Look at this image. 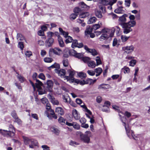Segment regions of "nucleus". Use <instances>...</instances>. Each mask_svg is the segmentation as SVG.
<instances>
[{
	"label": "nucleus",
	"mask_w": 150,
	"mask_h": 150,
	"mask_svg": "<svg viewBox=\"0 0 150 150\" xmlns=\"http://www.w3.org/2000/svg\"><path fill=\"white\" fill-rule=\"evenodd\" d=\"M90 50L88 52L92 54L93 56H95L98 55V53L96 50L94 49H91L89 50Z\"/></svg>",
	"instance_id": "obj_32"
},
{
	"label": "nucleus",
	"mask_w": 150,
	"mask_h": 150,
	"mask_svg": "<svg viewBox=\"0 0 150 150\" xmlns=\"http://www.w3.org/2000/svg\"><path fill=\"white\" fill-rule=\"evenodd\" d=\"M38 77L39 78L44 80L45 79V76L43 74L41 73L39 75Z\"/></svg>",
	"instance_id": "obj_59"
},
{
	"label": "nucleus",
	"mask_w": 150,
	"mask_h": 150,
	"mask_svg": "<svg viewBox=\"0 0 150 150\" xmlns=\"http://www.w3.org/2000/svg\"><path fill=\"white\" fill-rule=\"evenodd\" d=\"M73 126L74 128L77 129H79L80 128L79 125L76 123H74Z\"/></svg>",
	"instance_id": "obj_51"
},
{
	"label": "nucleus",
	"mask_w": 150,
	"mask_h": 150,
	"mask_svg": "<svg viewBox=\"0 0 150 150\" xmlns=\"http://www.w3.org/2000/svg\"><path fill=\"white\" fill-rule=\"evenodd\" d=\"M55 112L61 115H63L64 114V111L61 107H58L55 109Z\"/></svg>",
	"instance_id": "obj_16"
},
{
	"label": "nucleus",
	"mask_w": 150,
	"mask_h": 150,
	"mask_svg": "<svg viewBox=\"0 0 150 150\" xmlns=\"http://www.w3.org/2000/svg\"><path fill=\"white\" fill-rule=\"evenodd\" d=\"M122 8L123 7L122 6L119 7L115 9L114 11L117 13H123L125 12V11Z\"/></svg>",
	"instance_id": "obj_20"
},
{
	"label": "nucleus",
	"mask_w": 150,
	"mask_h": 150,
	"mask_svg": "<svg viewBox=\"0 0 150 150\" xmlns=\"http://www.w3.org/2000/svg\"><path fill=\"white\" fill-rule=\"evenodd\" d=\"M93 29L91 28L90 26L88 25L87 26L86 29L85 31V34L86 35H89L92 33Z\"/></svg>",
	"instance_id": "obj_21"
},
{
	"label": "nucleus",
	"mask_w": 150,
	"mask_h": 150,
	"mask_svg": "<svg viewBox=\"0 0 150 150\" xmlns=\"http://www.w3.org/2000/svg\"><path fill=\"white\" fill-rule=\"evenodd\" d=\"M123 125L124 126L125 129L126 131V132L127 135L128 137H129L130 138V134L131 133V135L132 137L135 139L134 138V134H133V132L132 130H130V128L129 127V126L128 125H126V123L125 122H123Z\"/></svg>",
	"instance_id": "obj_8"
},
{
	"label": "nucleus",
	"mask_w": 150,
	"mask_h": 150,
	"mask_svg": "<svg viewBox=\"0 0 150 150\" xmlns=\"http://www.w3.org/2000/svg\"><path fill=\"white\" fill-rule=\"evenodd\" d=\"M73 41V39L70 36H68L65 40V42L66 43H68L72 42Z\"/></svg>",
	"instance_id": "obj_42"
},
{
	"label": "nucleus",
	"mask_w": 150,
	"mask_h": 150,
	"mask_svg": "<svg viewBox=\"0 0 150 150\" xmlns=\"http://www.w3.org/2000/svg\"><path fill=\"white\" fill-rule=\"evenodd\" d=\"M129 18L130 20L129 21H134L135 22L136 25V22L134 20L135 19V16L133 15H131L129 17Z\"/></svg>",
	"instance_id": "obj_54"
},
{
	"label": "nucleus",
	"mask_w": 150,
	"mask_h": 150,
	"mask_svg": "<svg viewBox=\"0 0 150 150\" xmlns=\"http://www.w3.org/2000/svg\"><path fill=\"white\" fill-rule=\"evenodd\" d=\"M55 72L57 73L58 74L59 76H60L62 78H63L65 79V76L66 74V71L64 69H61L60 70H58L57 69H54Z\"/></svg>",
	"instance_id": "obj_12"
},
{
	"label": "nucleus",
	"mask_w": 150,
	"mask_h": 150,
	"mask_svg": "<svg viewBox=\"0 0 150 150\" xmlns=\"http://www.w3.org/2000/svg\"><path fill=\"white\" fill-rule=\"evenodd\" d=\"M78 75L79 77L81 79L85 78L86 76V74L82 72L79 73Z\"/></svg>",
	"instance_id": "obj_33"
},
{
	"label": "nucleus",
	"mask_w": 150,
	"mask_h": 150,
	"mask_svg": "<svg viewBox=\"0 0 150 150\" xmlns=\"http://www.w3.org/2000/svg\"><path fill=\"white\" fill-rule=\"evenodd\" d=\"M96 62L97 66L102 64L101 60L99 56H97L96 57Z\"/></svg>",
	"instance_id": "obj_43"
},
{
	"label": "nucleus",
	"mask_w": 150,
	"mask_h": 150,
	"mask_svg": "<svg viewBox=\"0 0 150 150\" xmlns=\"http://www.w3.org/2000/svg\"><path fill=\"white\" fill-rule=\"evenodd\" d=\"M26 56L28 57H30L32 55V53L30 51H27L25 53Z\"/></svg>",
	"instance_id": "obj_58"
},
{
	"label": "nucleus",
	"mask_w": 150,
	"mask_h": 150,
	"mask_svg": "<svg viewBox=\"0 0 150 150\" xmlns=\"http://www.w3.org/2000/svg\"><path fill=\"white\" fill-rule=\"evenodd\" d=\"M52 52H53L56 55L59 56L62 53V51L60 48L58 47H55L54 48L50 49L49 50V54L50 55Z\"/></svg>",
	"instance_id": "obj_7"
},
{
	"label": "nucleus",
	"mask_w": 150,
	"mask_h": 150,
	"mask_svg": "<svg viewBox=\"0 0 150 150\" xmlns=\"http://www.w3.org/2000/svg\"><path fill=\"white\" fill-rule=\"evenodd\" d=\"M63 64L64 67H68L69 65V62L67 59H63L62 62Z\"/></svg>",
	"instance_id": "obj_41"
},
{
	"label": "nucleus",
	"mask_w": 150,
	"mask_h": 150,
	"mask_svg": "<svg viewBox=\"0 0 150 150\" xmlns=\"http://www.w3.org/2000/svg\"><path fill=\"white\" fill-rule=\"evenodd\" d=\"M136 25L135 21H129L121 26L123 29V33L125 34H127L132 31V27Z\"/></svg>",
	"instance_id": "obj_1"
},
{
	"label": "nucleus",
	"mask_w": 150,
	"mask_h": 150,
	"mask_svg": "<svg viewBox=\"0 0 150 150\" xmlns=\"http://www.w3.org/2000/svg\"><path fill=\"white\" fill-rule=\"evenodd\" d=\"M44 61L45 62L50 63L53 61V59L50 57H45L44 59Z\"/></svg>",
	"instance_id": "obj_38"
},
{
	"label": "nucleus",
	"mask_w": 150,
	"mask_h": 150,
	"mask_svg": "<svg viewBox=\"0 0 150 150\" xmlns=\"http://www.w3.org/2000/svg\"><path fill=\"white\" fill-rule=\"evenodd\" d=\"M54 42V40L53 38H48L45 42V46L47 47H50L53 45Z\"/></svg>",
	"instance_id": "obj_13"
},
{
	"label": "nucleus",
	"mask_w": 150,
	"mask_h": 150,
	"mask_svg": "<svg viewBox=\"0 0 150 150\" xmlns=\"http://www.w3.org/2000/svg\"><path fill=\"white\" fill-rule=\"evenodd\" d=\"M77 134L79 135L80 140L88 144L90 140V137H91V133L89 131H86L84 134H83L81 132H78Z\"/></svg>",
	"instance_id": "obj_2"
},
{
	"label": "nucleus",
	"mask_w": 150,
	"mask_h": 150,
	"mask_svg": "<svg viewBox=\"0 0 150 150\" xmlns=\"http://www.w3.org/2000/svg\"><path fill=\"white\" fill-rule=\"evenodd\" d=\"M58 40L59 46L62 47H63L64 44L62 38L60 36H59Z\"/></svg>",
	"instance_id": "obj_28"
},
{
	"label": "nucleus",
	"mask_w": 150,
	"mask_h": 150,
	"mask_svg": "<svg viewBox=\"0 0 150 150\" xmlns=\"http://www.w3.org/2000/svg\"><path fill=\"white\" fill-rule=\"evenodd\" d=\"M23 138L24 144L26 145L29 144L32 140V139H30L28 137L24 136H23Z\"/></svg>",
	"instance_id": "obj_19"
},
{
	"label": "nucleus",
	"mask_w": 150,
	"mask_h": 150,
	"mask_svg": "<svg viewBox=\"0 0 150 150\" xmlns=\"http://www.w3.org/2000/svg\"><path fill=\"white\" fill-rule=\"evenodd\" d=\"M125 4L127 6L129 7L130 4V0H125Z\"/></svg>",
	"instance_id": "obj_60"
},
{
	"label": "nucleus",
	"mask_w": 150,
	"mask_h": 150,
	"mask_svg": "<svg viewBox=\"0 0 150 150\" xmlns=\"http://www.w3.org/2000/svg\"><path fill=\"white\" fill-rule=\"evenodd\" d=\"M129 37H127L125 35H122L121 36L122 41L124 42L127 41Z\"/></svg>",
	"instance_id": "obj_36"
},
{
	"label": "nucleus",
	"mask_w": 150,
	"mask_h": 150,
	"mask_svg": "<svg viewBox=\"0 0 150 150\" xmlns=\"http://www.w3.org/2000/svg\"><path fill=\"white\" fill-rule=\"evenodd\" d=\"M95 13L96 15L99 18H101L102 17L101 12L98 10H96Z\"/></svg>",
	"instance_id": "obj_37"
},
{
	"label": "nucleus",
	"mask_w": 150,
	"mask_h": 150,
	"mask_svg": "<svg viewBox=\"0 0 150 150\" xmlns=\"http://www.w3.org/2000/svg\"><path fill=\"white\" fill-rule=\"evenodd\" d=\"M81 10L80 8L78 7L75 8L74 10V11L75 13L77 14L78 15L79 13L81 12Z\"/></svg>",
	"instance_id": "obj_45"
},
{
	"label": "nucleus",
	"mask_w": 150,
	"mask_h": 150,
	"mask_svg": "<svg viewBox=\"0 0 150 150\" xmlns=\"http://www.w3.org/2000/svg\"><path fill=\"white\" fill-rule=\"evenodd\" d=\"M16 74H18L17 76V78L19 81L21 83L23 82L25 80L24 78L21 75H19L18 72H16Z\"/></svg>",
	"instance_id": "obj_30"
},
{
	"label": "nucleus",
	"mask_w": 150,
	"mask_h": 150,
	"mask_svg": "<svg viewBox=\"0 0 150 150\" xmlns=\"http://www.w3.org/2000/svg\"><path fill=\"white\" fill-rule=\"evenodd\" d=\"M3 132H2V134L6 137H12L15 135V132L13 131H7L5 130H3Z\"/></svg>",
	"instance_id": "obj_9"
},
{
	"label": "nucleus",
	"mask_w": 150,
	"mask_h": 150,
	"mask_svg": "<svg viewBox=\"0 0 150 150\" xmlns=\"http://www.w3.org/2000/svg\"><path fill=\"white\" fill-rule=\"evenodd\" d=\"M105 6L99 4V8L103 12L105 11V8L104 6Z\"/></svg>",
	"instance_id": "obj_63"
},
{
	"label": "nucleus",
	"mask_w": 150,
	"mask_h": 150,
	"mask_svg": "<svg viewBox=\"0 0 150 150\" xmlns=\"http://www.w3.org/2000/svg\"><path fill=\"white\" fill-rule=\"evenodd\" d=\"M17 38L18 41H22L24 39V36L21 33H18Z\"/></svg>",
	"instance_id": "obj_31"
},
{
	"label": "nucleus",
	"mask_w": 150,
	"mask_h": 150,
	"mask_svg": "<svg viewBox=\"0 0 150 150\" xmlns=\"http://www.w3.org/2000/svg\"><path fill=\"white\" fill-rule=\"evenodd\" d=\"M58 120L59 123L61 125H64L65 124V120L63 117H60Z\"/></svg>",
	"instance_id": "obj_34"
},
{
	"label": "nucleus",
	"mask_w": 150,
	"mask_h": 150,
	"mask_svg": "<svg viewBox=\"0 0 150 150\" xmlns=\"http://www.w3.org/2000/svg\"><path fill=\"white\" fill-rule=\"evenodd\" d=\"M109 3L108 0H99V4L105 6Z\"/></svg>",
	"instance_id": "obj_25"
},
{
	"label": "nucleus",
	"mask_w": 150,
	"mask_h": 150,
	"mask_svg": "<svg viewBox=\"0 0 150 150\" xmlns=\"http://www.w3.org/2000/svg\"><path fill=\"white\" fill-rule=\"evenodd\" d=\"M42 148L43 149V150H49V147L46 145L42 146Z\"/></svg>",
	"instance_id": "obj_64"
},
{
	"label": "nucleus",
	"mask_w": 150,
	"mask_h": 150,
	"mask_svg": "<svg viewBox=\"0 0 150 150\" xmlns=\"http://www.w3.org/2000/svg\"><path fill=\"white\" fill-rule=\"evenodd\" d=\"M129 63V66L134 67L136 64V61L135 59H132L130 61Z\"/></svg>",
	"instance_id": "obj_46"
},
{
	"label": "nucleus",
	"mask_w": 150,
	"mask_h": 150,
	"mask_svg": "<svg viewBox=\"0 0 150 150\" xmlns=\"http://www.w3.org/2000/svg\"><path fill=\"white\" fill-rule=\"evenodd\" d=\"M18 47H19L21 50H23L24 48V45L22 42H19L18 44Z\"/></svg>",
	"instance_id": "obj_57"
},
{
	"label": "nucleus",
	"mask_w": 150,
	"mask_h": 150,
	"mask_svg": "<svg viewBox=\"0 0 150 150\" xmlns=\"http://www.w3.org/2000/svg\"><path fill=\"white\" fill-rule=\"evenodd\" d=\"M115 31V28H111V33L110 34V37H113V36L114 34Z\"/></svg>",
	"instance_id": "obj_61"
},
{
	"label": "nucleus",
	"mask_w": 150,
	"mask_h": 150,
	"mask_svg": "<svg viewBox=\"0 0 150 150\" xmlns=\"http://www.w3.org/2000/svg\"><path fill=\"white\" fill-rule=\"evenodd\" d=\"M94 71H95V73L96 72L97 73L96 74V76H98L101 74L103 70L101 68L98 67Z\"/></svg>",
	"instance_id": "obj_24"
},
{
	"label": "nucleus",
	"mask_w": 150,
	"mask_h": 150,
	"mask_svg": "<svg viewBox=\"0 0 150 150\" xmlns=\"http://www.w3.org/2000/svg\"><path fill=\"white\" fill-rule=\"evenodd\" d=\"M52 131L56 134H58L59 132V130L57 128L54 127H52L51 128Z\"/></svg>",
	"instance_id": "obj_35"
},
{
	"label": "nucleus",
	"mask_w": 150,
	"mask_h": 150,
	"mask_svg": "<svg viewBox=\"0 0 150 150\" xmlns=\"http://www.w3.org/2000/svg\"><path fill=\"white\" fill-rule=\"evenodd\" d=\"M42 103L44 105H45L48 102V99L45 97L41 99Z\"/></svg>",
	"instance_id": "obj_49"
},
{
	"label": "nucleus",
	"mask_w": 150,
	"mask_h": 150,
	"mask_svg": "<svg viewBox=\"0 0 150 150\" xmlns=\"http://www.w3.org/2000/svg\"><path fill=\"white\" fill-rule=\"evenodd\" d=\"M134 47L132 45L130 46H126L122 47V50L124 53L128 54H130L134 51Z\"/></svg>",
	"instance_id": "obj_6"
},
{
	"label": "nucleus",
	"mask_w": 150,
	"mask_h": 150,
	"mask_svg": "<svg viewBox=\"0 0 150 150\" xmlns=\"http://www.w3.org/2000/svg\"><path fill=\"white\" fill-rule=\"evenodd\" d=\"M97 19L95 17H93L91 18L88 20V24H91L95 23Z\"/></svg>",
	"instance_id": "obj_29"
},
{
	"label": "nucleus",
	"mask_w": 150,
	"mask_h": 150,
	"mask_svg": "<svg viewBox=\"0 0 150 150\" xmlns=\"http://www.w3.org/2000/svg\"><path fill=\"white\" fill-rule=\"evenodd\" d=\"M54 35V33L52 32H48L47 33V37L49 38H52Z\"/></svg>",
	"instance_id": "obj_55"
},
{
	"label": "nucleus",
	"mask_w": 150,
	"mask_h": 150,
	"mask_svg": "<svg viewBox=\"0 0 150 150\" xmlns=\"http://www.w3.org/2000/svg\"><path fill=\"white\" fill-rule=\"evenodd\" d=\"M122 69L124 70V72L125 74L129 73L130 72V69L127 67H125Z\"/></svg>",
	"instance_id": "obj_44"
},
{
	"label": "nucleus",
	"mask_w": 150,
	"mask_h": 150,
	"mask_svg": "<svg viewBox=\"0 0 150 150\" xmlns=\"http://www.w3.org/2000/svg\"><path fill=\"white\" fill-rule=\"evenodd\" d=\"M48 97L53 104L57 105L59 104V101L56 99L54 96L51 94H48Z\"/></svg>",
	"instance_id": "obj_11"
},
{
	"label": "nucleus",
	"mask_w": 150,
	"mask_h": 150,
	"mask_svg": "<svg viewBox=\"0 0 150 150\" xmlns=\"http://www.w3.org/2000/svg\"><path fill=\"white\" fill-rule=\"evenodd\" d=\"M31 144L29 145L30 148L33 149L34 146H37L38 144L37 141L34 139H32L30 142Z\"/></svg>",
	"instance_id": "obj_18"
},
{
	"label": "nucleus",
	"mask_w": 150,
	"mask_h": 150,
	"mask_svg": "<svg viewBox=\"0 0 150 150\" xmlns=\"http://www.w3.org/2000/svg\"><path fill=\"white\" fill-rule=\"evenodd\" d=\"M89 14L88 12H83L80 14L79 17L81 18H84L88 16Z\"/></svg>",
	"instance_id": "obj_27"
},
{
	"label": "nucleus",
	"mask_w": 150,
	"mask_h": 150,
	"mask_svg": "<svg viewBox=\"0 0 150 150\" xmlns=\"http://www.w3.org/2000/svg\"><path fill=\"white\" fill-rule=\"evenodd\" d=\"M75 56L78 58H82L83 56V54L82 53H77L76 52Z\"/></svg>",
	"instance_id": "obj_56"
},
{
	"label": "nucleus",
	"mask_w": 150,
	"mask_h": 150,
	"mask_svg": "<svg viewBox=\"0 0 150 150\" xmlns=\"http://www.w3.org/2000/svg\"><path fill=\"white\" fill-rule=\"evenodd\" d=\"M110 31V30L109 29L104 28L101 31H97L96 33H97V35H98L102 34L99 39L100 41H103L108 39V35L107 34L109 33Z\"/></svg>",
	"instance_id": "obj_3"
},
{
	"label": "nucleus",
	"mask_w": 150,
	"mask_h": 150,
	"mask_svg": "<svg viewBox=\"0 0 150 150\" xmlns=\"http://www.w3.org/2000/svg\"><path fill=\"white\" fill-rule=\"evenodd\" d=\"M88 81H89V83L88 84L91 85L93 84L94 83H95L96 81V79H95L93 80L91 79H88Z\"/></svg>",
	"instance_id": "obj_52"
},
{
	"label": "nucleus",
	"mask_w": 150,
	"mask_h": 150,
	"mask_svg": "<svg viewBox=\"0 0 150 150\" xmlns=\"http://www.w3.org/2000/svg\"><path fill=\"white\" fill-rule=\"evenodd\" d=\"M87 73L89 75L93 76L95 75V71L92 70H88Z\"/></svg>",
	"instance_id": "obj_47"
},
{
	"label": "nucleus",
	"mask_w": 150,
	"mask_h": 150,
	"mask_svg": "<svg viewBox=\"0 0 150 150\" xmlns=\"http://www.w3.org/2000/svg\"><path fill=\"white\" fill-rule=\"evenodd\" d=\"M100 26L99 24H95L93 25L92 28L93 30H96L100 28Z\"/></svg>",
	"instance_id": "obj_53"
},
{
	"label": "nucleus",
	"mask_w": 150,
	"mask_h": 150,
	"mask_svg": "<svg viewBox=\"0 0 150 150\" xmlns=\"http://www.w3.org/2000/svg\"><path fill=\"white\" fill-rule=\"evenodd\" d=\"M47 86H46L47 90L51 92H52V88L53 87V83L51 80H48L47 82Z\"/></svg>",
	"instance_id": "obj_14"
},
{
	"label": "nucleus",
	"mask_w": 150,
	"mask_h": 150,
	"mask_svg": "<svg viewBox=\"0 0 150 150\" xmlns=\"http://www.w3.org/2000/svg\"><path fill=\"white\" fill-rule=\"evenodd\" d=\"M78 42L76 40H74L72 42L71 47L72 48H74V47H77V46L78 45Z\"/></svg>",
	"instance_id": "obj_48"
},
{
	"label": "nucleus",
	"mask_w": 150,
	"mask_h": 150,
	"mask_svg": "<svg viewBox=\"0 0 150 150\" xmlns=\"http://www.w3.org/2000/svg\"><path fill=\"white\" fill-rule=\"evenodd\" d=\"M127 16L126 14H124L122 16L119 18L118 21L119 24L121 26L127 23V19L126 17Z\"/></svg>",
	"instance_id": "obj_10"
},
{
	"label": "nucleus",
	"mask_w": 150,
	"mask_h": 150,
	"mask_svg": "<svg viewBox=\"0 0 150 150\" xmlns=\"http://www.w3.org/2000/svg\"><path fill=\"white\" fill-rule=\"evenodd\" d=\"M79 6L83 8V9L84 10H88L89 9L90 7L87 5L85 4L83 2H81L79 3Z\"/></svg>",
	"instance_id": "obj_17"
},
{
	"label": "nucleus",
	"mask_w": 150,
	"mask_h": 150,
	"mask_svg": "<svg viewBox=\"0 0 150 150\" xmlns=\"http://www.w3.org/2000/svg\"><path fill=\"white\" fill-rule=\"evenodd\" d=\"M38 34L39 36H43L44 35V31L42 30H40L38 31Z\"/></svg>",
	"instance_id": "obj_62"
},
{
	"label": "nucleus",
	"mask_w": 150,
	"mask_h": 150,
	"mask_svg": "<svg viewBox=\"0 0 150 150\" xmlns=\"http://www.w3.org/2000/svg\"><path fill=\"white\" fill-rule=\"evenodd\" d=\"M59 30L61 34L65 38H67L68 36V33L67 32H65L61 28H59Z\"/></svg>",
	"instance_id": "obj_22"
},
{
	"label": "nucleus",
	"mask_w": 150,
	"mask_h": 150,
	"mask_svg": "<svg viewBox=\"0 0 150 150\" xmlns=\"http://www.w3.org/2000/svg\"><path fill=\"white\" fill-rule=\"evenodd\" d=\"M67 71L69 73V76H65L64 80L66 79L68 81L73 82L74 79V76L75 74V71L73 70H71L70 69L68 70Z\"/></svg>",
	"instance_id": "obj_5"
},
{
	"label": "nucleus",
	"mask_w": 150,
	"mask_h": 150,
	"mask_svg": "<svg viewBox=\"0 0 150 150\" xmlns=\"http://www.w3.org/2000/svg\"><path fill=\"white\" fill-rule=\"evenodd\" d=\"M88 66L91 68H94L96 66V63L93 61H89L88 63Z\"/></svg>",
	"instance_id": "obj_26"
},
{
	"label": "nucleus",
	"mask_w": 150,
	"mask_h": 150,
	"mask_svg": "<svg viewBox=\"0 0 150 150\" xmlns=\"http://www.w3.org/2000/svg\"><path fill=\"white\" fill-rule=\"evenodd\" d=\"M77 15L75 13H72L71 14L70 16V18L71 20L75 19L77 16Z\"/></svg>",
	"instance_id": "obj_50"
},
{
	"label": "nucleus",
	"mask_w": 150,
	"mask_h": 150,
	"mask_svg": "<svg viewBox=\"0 0 150 150\" xmlns=\"http://www.w3.org/2000/svg\"><path fill=\"white\" fill-rule=\"evenodd\" d=\"M62 98L64 102L67 103L72 104V101L69 98H66L64 96H63Z\"/></svg>",
	"instance_id": "obj_23"
},
{
	"label": "nucleus",
	"mask_w": 150,
	"mask_h": 150,
	"mask_svg": "<svg viewBox=\"0 0 150 150\" xmlns=\"http://www.w3.org/2000/svg\"><path fill=\"white\" fill-rule=\"evenodd\" d=\"M43 85L42 83L39 80H36V86L38 89V91L39 95H42L46 93V91L42 88L41 86Z\"/></svg>",
	"instance_id": "obj_4"
},
{
	"label": "nucleus",
	"mask_w": 150,
	"mask_h": 150,
	"mask_svg": "<svg viewBox=\"0 0 150 150\" xmlns=\"http://www.w3.org/2000/svg\"><path fill=\"white\" fill-rule=\"evenodd\" d=\"M72 114L74 118L76 120H79L80 117L79 114L76 109H73L72 111Z\"/></svg>",
	"instance_id": "obj_15"
},
{
	"label": "nucleus",
	"mask_w": 150,
	"mask_h": 150,
	"mask_svg": "<svg viewBox=\"0 0 150 150\" xmlns=\"http://www.w3.org/2000/svg\"><path fill=\"white\" fill-rule=\"evenodd\" d=\"M76 52L74 49H71L69 50V53L70 55L75 56L76 53Z\"/></svg>",
	"instance_id": "obj_39"
},
{
	"label": "nucleus",
	"mask_w": 150,
	"mask_h": 150,
	"mask_svg": "<svg viewBox=\"0 0 150 150\" xmlns=\"http://www.w3.org/2000/svg\"><path fill=\"white\" fill-rule=\"evenodd\" d=\"M83 61L85 63H88L90 60V58L87 57H82V59Z\"/></svg>",
	"instance_id": "obj_40"
}]
</instances>
